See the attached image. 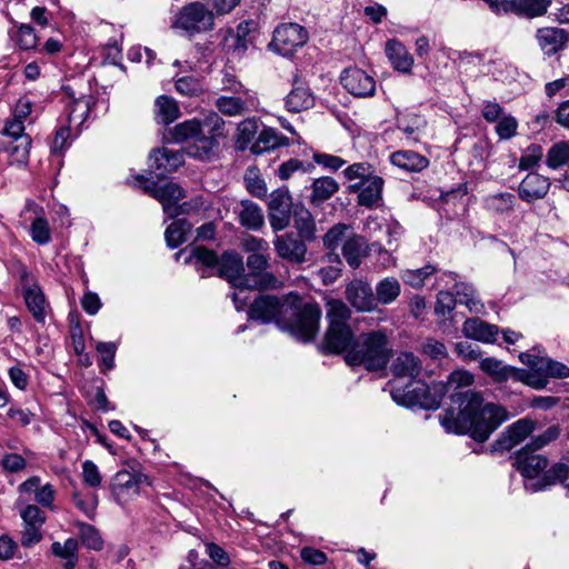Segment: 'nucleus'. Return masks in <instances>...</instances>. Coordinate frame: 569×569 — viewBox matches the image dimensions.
I'll use <instances>...</instances> for the list:
<instances>
[{
    "instance_id": "nucleus-9",
    "label": "nucleus",
    "mask_w": 569,
    "mask_h": 569,
    "mask_svg": "<svg viewBox=\"0 0 569 569\" xmlns=\"http://www.w3.org/2000/svg\"><path fill=\"white\" fill-rule=\"evenodd\" d=\"M480 368L497 382H503L512 378L517 381L525 382L535 389H542L546 387V381L537 375L528 373L526 370L503 365L502 361L496 358H485L480 362Z\"/></svg>"
},
{
    "instance_id": "nucleus-22",
    "label": "nucleus",
    "mask_w": 569,
    "mask_h": 569,
    "mask_svg": "<svg viewBox=\"0 0 569 569\" xmlns=\"http://www.w3.org/2000/svg\"><path fill=\"white\" fill-rule=\"evenodd\" d=\"M346 298L358 311H371L377 307L371 287L361 280L348 284Z\"/></svg>"
},
{
    "instance_id": "nucleus-28",
    "label": "nucleus",
    "mask_w": 569,
    "mask_h": 569,
    "mask_svg": "<svg viewBox=\"0 0 569 569\" xmlns=\"http://www.w3.org/2000/svg\"><path fill=\"white\" fill-rule=\"evenodd\" d=\"M150 166L163 172L176 171L183 163V154L178 150L161 148L150 154Z\"/></svg>"
},
{
    "instance_id": "nucleus-39",
    "label": "nucleus",
    "mask_w": 569,
    "mask_h": 569,
    "mask_svg": "<svg viewBox=\"0 0 569 569\" xmlns=\"http://www.w3.org/2000/svg\"><path fill=\"white\" fill-rule=\"evenodd\" d=\"M516 202L515 194L510 192H498L487 196L483 203L487 210L503 214L513 210Z\"/></svg>"
},
{
    "instance_id": "nucleus-18",
    "label": "nucleus",
    "mask_w": 569,
    "mask_h": 569,
    "mask_svg": "<svg viewBox=\"0 0 569 569\" xmlns=\"http://www.w3.org/2000/svg\"><path fill=\"white\" fill-rule=\"evenodd\" d=\"M273 246L280 258L293 263L305 261L307 247L301 239L295 237L292 233L277 236L273 240Z\"/></svg>"
},
{
    "instance_id": "nucleus-38",
    "label": "nucleus",
    "mask_w": 569,
    "mask_h": 569,
    "mask_svg": "<svg viewBox=\"0 0 569 569\" xmlns=\"http://www.w3.org/2000/svg\"><path fill=\"white\" fill-rule=\"evenodd\" d=\"M400 292L401 286L398 279L385 278L376 286V303L390 305L399 297Z\"/></svg>"
},
{
    "instance_id": "nucleus-43",
    "label": "nucleus",
    "mask_w": 569,
    "mask_h": 569,
    "mask_svg": "<svg viewBox=\"0 0 569 569\" xmlns=\"http://www.w3.org/2000/svg\"><path fill=\"white\" fill-rule=\"evenodd\" d=\"M191 231V224L184 219L172 221L166 230V241L169 247L176 248L187 241V236Z\"/></svg>"
},
{
    "instance_id": "nucleus-62",
    "label": "nucleus",
    "mask_w": 569,
    "mask_h": 569,
    "mask_svg": "<svg viewBox=\"0 0 569 569\" xmlns=\"http://www.w3.org/2000/svg\"><path fill=\"white\" fill-rule=\"evenodd\" d=\"M82 479L86 485L97 488L101 485V475L94 462L86 460L82 463Z\"/></svg>"
},
{
    "instance_id": "nucleus-40",
    "label": "nucleus",
    "mask_w": 569,
    "mask_h": 569,
    "mask_svg": "<svg viewBox=\"0 0 569 569\" xmlns=\"http://www.w3.org/2000/svg\"><path fill=\"white\" fill-rule=\"evenodd\" d=\"M551 3L552 0H515L513 13L527 18L541 17Z\"/></svg>"
},
{
    "instance_id": "nucleus-53",
    "label": "nucleus",
    "mask_w": 569,
    "mask_h": 569,
    "mask_svg": "<svg viewBox=\"0 0 569 569\" xmlns=\"http://www.w3.org/2000/svg\"><path fill=\"white\" fill-rule=\"evenodd\" d=\"M518 121L511 114H503L496 126V133L501 140H509L517 134Z\"/></svg>"
},
{
    "instance_id": "nucleus-25",
    "label": "nucleus",
    "mask_w": 569,
    "mask_h": 569,
    "mask_svg": "<svg viewBox=\"0 0 569 569\" xmlns=\"http://www.w3.org/2000/svg\"><path fill=\"white\" fill-rule=\"evenodd\" d=\"M536 40L543 53L551 56L565 47L568 36L563 29L546 27L537 30Z\"/></svg>"
},
{
    "instance_id": "nucleus-10",
    "label": "nucleus",
    "mask_w": 569,
    "mask_h": 569,
    "mask_svg": "<svg viewBox=\"0 0 569 569\" xmlns=\"http://www.w3.org/2000/svg\"><path fill=\"white\" fill-rule=\"evenodd\" d=\"M137 180L142 183V189L162 204L166 214L169 217H177L180 214L181 211L178 203L184 198V191L179 184L174 182H167L158 186L148 181L143 177H138Z\"/></svg>"
},
{
    "instance_id": "nucleus-21",
    "label": "nucleus",
    "mask_w": 569,
    "mask_h": 569,
    "mask_svg": "<svg viewBox=\"0 0 569 569\" xmlns=\"http://www.w3.org/2000/svg\"><path fill=\"white\" fill-rule=\"evenodd\" d=\"M550 188L549 178L536 172L528 173L519 184L518 193L526 202H535L545 198Z\"/></svg>"
},
{
    "instance_id": "nucleus-49",
    "label": "nucleus",
    "mask_w": 569,
    "mask_h": 569,
    "mask_svg": "<svg viewBox=\"0 0 569 569\" xmlns=\"http://www.w3.org/2000/svg\"><path fill=\"white\" fill-rule=\"evenodd\" d=\"M435 271L436 269L432 266H425L415 270L409 269L402 272L401 279L410 287L419 289L423 287L426 278L435 273Z\"/></svg>"
},
{
    "instance_id": "nucleus-41",
    "label": "nucleus",
    "mask_w": 569,
    "mask_h": 569,
    "mask_svg": "<svg viewBox=\"0 0 569 569\" xmlns=\"http://www.w3.org/2000/svg\"><path fill=\"white\" fill-rule=\"evenodd\" d=\"M31 148L30 137H20L17 141H12L7 147L9 153V163L12 166H26L29 160V152Z\"/></svg>"
},
{
    "instance_id": "nucleus-34",
    "label": "nucleus",
    "mask_w": 569,
    "mask_h": 569,
    "mask_svg": "<svg viewBox=\"0 0 569 569\" xmlns=\"http://www.w3.org/2000/svg\"><path fill=\"white\" fill-rule=\"evenodd\" d=\"M238 216L241 224L251 230H258L264 223V218L260 207L249 200L240 202Z\"/></svg>"
},
{
    "instance_id": "nucleus-63",
    "label": "nucleus",
    "mask_w": 569,
    "mask_h": 569,
    "mask_svg": "<svg viewBox=\"0 0 569 569\" xmlns=\"http://www.w3.org/2000/svg\"><path fill=\"white\" fill-rule=\"evenodd\" d=\"M560 435V429L557 426L549 427L543 433L539 435L538 437L533 438L531 443L527 447L531 451H536L545 447L546 445L550 443L551 441L556 440Z\"/></svg>"
},
{
    "instance_id": "nucleus-36",
    "label": "nucleus",
    "mask_w": 569,
    "mask_h": 569,
    "mask_svg": "<svg viewBox=\"0 0 569 569\" xmlns=\"http://www.w3.org/2000/svg\"><path fill=\"white\" fill-rule=\"evenodd\" d=\"M315 99L310 90L297 84L289 92L286 99V107L290 112H301L313 106Z\"/></svg>"
},
{
    "instance_id": "nucleus-32",
    "label": "nucleus",
    "mask_w": 569,
    "mask_h": 569,
    "mask_svg": "<svg viewBox=\"0 0 569 569\" xmlns=\"http://www.w3.org/2000/svg\"><path fill=\"white\" fill-rule=\"evenodd\" d=\"M180 117L177 101L169 96H159L154 101V118L158 123L169 124Z\"/></svg>"
},
{
    "instance_id": "nucleus-24",
    "label": "nucleus",
    "mask_w": 569,
    "mask_h": 569,
    "mask_svg": "<svg viewBox=\"0 0 569 569\" xmlns=\"http://www.w3.org/2000/svg\"><path fill=\"white\" fill-rule=\"evenodd\" d=\"M420 359L410 351L399 352L391 362L390 370L397 378H408L413 381L421 372Z\"/></svg>"
},
{
    "instance_id": "nucleus-19",
    "label": "nucleus",
    "mask_w": 569,
    "mask_h": 569,
    "mask_svg": "<svg viewBox=\"0 0 569 569\" xmlns=\"http://www.w3.org/2000/svg\"><path fill=\"white\" fill-rule=\"evenodd\" d=\"M383 183V179L373 173L370 178L351 184L349 190L358 192V203L360 206L371 208L381 200Z\"/></svg>"
},
{
    "instance_id": "nucleus-2",
    "label": "nucleus",
    "mask_w": 569,
    "mask_h": 569,
    "mask_svg": "<svg viewBox=\"0 0 569 569\" xmlns=\"http://www.w3.org/2000/svg\"><path fill=\"white\" fill-rule=\"evenodd\" d=\"M249 317L266 323L274 321L296 339L311 341L319 331L321 309L317 303L303 302L296 293L283 299L266 295L251 303Z\"/></svg>"
},
{
    "instance_id": "nucleus-16",
    "label": "nucleus",
    "mask_w": 569,
    "mask_h": 569,
    "mask_svg": "<svg viewBox=\"0 0 569 569\" xmlns=\"http://www.w3.org/2000/svg\"><path fill=\"white\" fill-rule=\"evenodd\" d=\"M343 88L355 97H372L376 92V81L372 76L359 68H348L340 77Z\"/></svg>"
},
{
    "instance_id": "nucleus-59",
    "label": "nucleus",
    "mask_w": 569,
    "mask_h": 569,
    "mask_svg": "<svg viewBox=\"0 0 569 569\" xmlns=\"http://www.w3.org/2000/svg\"><path fill=\"white\" fill-rule=\"evenodd\" d=\"M328 262L332 263L329 267L321 268L319 273L325 283H331L338 279L341 272V260L336 253H329L327 256Z\"/></svg>"
},
{
    "instance_id": "nucleus-45",
    "label": "nucleus",
    "mask_w": 569,
    "mask_h": 569,
    "mask_svg": "<svg viewBox=\"0 0 569 569\" xmlns=\"http://www.w3.org/2000/svg\"><path fill=\"white\" fill-rule=\"evenodd\" d=\"M293 224L299 231V236L306 239L312 238L315 232V222L309 210L297 208L293 211Z\"/></svg>"
},
{
    "instance_id": "nucleus-61",
    "label": "nucleus",
    "mask_w": 569,
    "mask_h": 569,
    "mask_svg": "<svg viewBox=\"0 0 569 569\" xmlns=\"http://www.w3.org/2000/svg\"><path fill=\"white\" fill-rule=\"evenodd\" d=\"M457 303V298L450 291H440L437 296L435 311L437 315L446 316L450 313Z\"/></svg>"
},
{
    "instance_id": "nucleus-26",
    "label": "nucleus",
    "mask_w": 569,
    "mask_h": 569,
    "mask_svg": "<svg viewBox=\"0 0 569 569\" xmlns=\"http://www.w3.org/2000/svg\"><path fill=\"white\" fill-rule=\"evenodd\" d=\"M462 332L466 337L485 342L491 343L496 341L499 329L495 325L487 323L481 319H468L462 326Z\"/></svg>"
},
{
    "instance_id": "nucleus-6",
    "label": "nucleus",
    "mask_w": 569,
    "mask_h": 569,
    "mask_svg": "<svg viewBox=\"0 0 569 569\" xmlns=\"http://www.w3.org/2000/svg\"><path fill=\"white\" fill-rule=\"evenodd\" d=\"M445 396L442 382L430 386L421 381H410L405 388L392 386L391 398L398 405L405 407H420L423 409H437Z\"/></svg>"
},
{
    "instance_id": "nucleus-52",
    "label": "nucleus",
    "mask_w": 569,
    "mask_h": 569,
    "mask_svg": "<svg viewBox=\"0 0 569 569\" xmlns=\"http://www.w3.org/2000/svg\"><path fill=\"white\" fill-rule=\"evenodd\" d=\"M250 32L249 22L242 21L238 24L234 36H232V51L239 56L243 54L248 49L249 40L248 34Z\"/></svg>"
},
{
    "instance_id": "nucleus-20",
    "label": "nucleus",
    "mask_w": 569,
    "mask_h": 569,
    "mask_svg": "<svg viewBox=\"0 0 569 569\" xmlns=\"http://www.w3.org/2000/svg\"><path fill=\"white\" fill-rule=\"evenodd\" d=\"M21 281L28 310L31 312L36 321L43 322L47 315L48 303L41 288L38 283L30 282L26 272L22 274Z\"/></svg>"
},
{
    "instance_id": "nucleus-56",
    "label": "nucleus",
    "mask_w": 569,
    "mask_h": 569,
    "mask_svg": "<svg viewBox=\"0 0 569 569\" xmlns=\"http://www.w3.org/2000/svg\"><path fill=\"white\" fill-rule=\"evenodd\" d=\"M96 349L100 356L102 370H111L114 367L117 345L114 342H98Z\"/></svg>"
},
{
    "instance_id": "nucleus-44",
    "label": "nucleus",
    "mask_w": 569,
    "mask_h": 569,
    "mask_svg": "<svg viewBox=\"0 0 569 569\" xmlns=\"http://www.w3.org/2000/svg\"><path fill=\"white\" fill-rule=\"evenodd\" d=\"M258 132V122L254 118L242 120L237 127L236 144L238 149L244 150L251 143Z\"/></svg>"
},
{
    "instance_id": "nucleus-12",
    "label": "nucleus",
    "mask_w": 569,
    "mask_h": 569,
    "mask_svg": "<svg viewBox=\"0 0 569 569\" xmlns=\"http://www.w3.org/2000/svg\"><path fill=\"white\" fill-rule=\"evenodd\" d=\"M292 198L287 188H279L271 192L268 201V217L273 231L286 229L290 223Z\"/></svg>"
},
{
    "instance_id": "nucleus-5",
    "label": "nucleus",
    "mask_w": 569,
    "mask_h": 569,
    "mask_svg": "<svg viewBox=\"0 0 569 569\" xmlns=\"http://www.w3.org/2000/svg\"><path fill=\"white\" fill-rule=\"evenodd\" d=\"M329 327L326 332L325 346L332 352H345L356 341L353 333L347 323L350 318V309L341 300L329 299L326 303Z\"/></svg>"
},
{
    "instance_id": "nucleus-42",
    "label": "nucleus",
    "mask_w": 569,
    "mask_h": 569,
    "mask_svg": "<svg viewBox=\"0 0 569 569\" xmlns=\"http://www.w3.org/2000/svg\"><path fill=\"white\" fill-rule=\"evenodd\" d=\"M51 550L54 556L64 560V569H73L76 567L78 560V541L76 539L69 538L63 543L53 542Z\"/></svg>"
},
{
    "instance_id": "nucleus-35",
    "label": "nucleus",
    "mask_w": 569,
    "mask_h": 569,
    "mask_svg": "<svg viewBox=\"0 0 569 569\" xmlns=\"http://www.w3.org/2000/svg\"><path fill=\"white\" fill-rule=\"evenodd\" d=\"M339 191V183L331 177L315 179L311 184L310 200L315 204H321Z\"/></svg>"
},
{
    "instance_id": "nucleus-58",
    "label": "nucleus",
    "mask_w": 569,
    "mask_h": 569,
    "mask_svg": "<svg viewBox=\"0 0 569 569\" xmlns=\"http://www.w3.org/2000/svg\"><path fill=\"white\" fill-rule=\"evenodd\" d=\"M176 89L179 93L187 97H197L202 93L200 82L193 77H181L176 81Z\"/></svg>"
},
{
    "instance_id": "nucleus-54",
    "label": "nucleus",
    "mask_w": 569,
    "mask_h": 569,
    "mask_svg": "<svg viewBox=\"0 0 569 569\" xmlns=\"http://www.w3.org/2000/svg\"><path fill=\"white\" fill-rule=\"evenodd\" d=\"M80 538L88 548L99 550L102 548V539L96 528L87 523H79Z\"/></svg>"
},
{
    "instance_id": "nucleus-33",
    "label": "nucleus",
    "mask_w": 569,
    "mask_h": 569,
    "mask_svg": "<svg viewBox=\"0 0 569 569\" xmlns=\"http://www.w3.org/2000/svg\"><path fill=\"white\" fill-rule=\"evenodd\" d=\"M368 244L363 237L353 234L348 238L342 247V253L347 262L352 268H358L362 257L368 253Z\"/></svg>"
},
{
    "instance_id": "nucleus-51",
    "label": "nucleus",
    "mask_w": 569,
    "mask_h": 569,
    "mask_svg": "<svg viewBox=\"0 0 569 569\" xmlns=\"http://www.w3.org/2000/svg\"><path fill=\"white\" fill-rule=\"evenodd\" d=\"M244 181L248 191L258 198H263L267 193V187L264 180L259 176L258 170L250 168L247 170Z\"/></svg>"
},
{
    "instance_id": "nucleus-11",
    "label": "nucleus",
    "mask_w": 569,
    "mask_h": 569,
    "mask_svg": "<svg viewBox=\"0 0 569 569\" xmlns=\"http://www.w3.org/2000/svg\"><path fill=\"white\" fill-rule=\"evenodd\" d=\"M142 485H149L142 472L120 470L111 480V492L118 503L124 505L140 495Z\"/></svg>"
},
{
    "instance_id": "nucleus-31",
    "label": "nucleus",
    "mask_w": 569,
    "mask_h": 569,
    "mask_svg": "<svg viewBox=\"0 0 569 569\" xmlns=\"http://www.w3.org/2000/svg\"><path fill=\"white\" fill-rule=\"evenodd\" d=\"M536 423L530 419H520L509 426L502 436V447L511 449L523 441L533 430Z\"/></svg>"
},
{
    "instance_id": "nucleus-60",
    "label": "nucleus",
    "mask_w": 569,
    "mask_h": 569,
    "mask_svg": "<svg viewBox=\"0 0 569 569\" xmlns=\"http://www.w3.org/2000/svg\"><path fill=\"white\" fill-rule=\"evenodd\" d=\"M17 43L23 50L33 49L38 43L34 29L29 24H20L17 34Z\"/></svg>"
},
{
    "instance_id": "nucleus-55",
    "label": "nucleus",
    "mask_w": 569,
    "mask_h": 569,
    "mask_svg": "<svg viewBox=\"0 0 569 569\" xmlns=\"http://www.w3.org/2000/svg\"><path fill=\"white\" fill-rule=\"evenodd\" d=\"M373 173L375 169L368 162L352 163L349 167H347L343 171L345 177L350 181L356 179L363 181L367 178H370V176Z\"/></svg>"
},
{
    "instance_id": "nucleus-15",
    "label": "nucleus",
    "mask_w": 569,
    "mask_h": 569,
    "mask_svg": "<svg viewBox=\"0 0 569 569\" xmlns=\"http://www.w3.org/2000/svg\"><path fill=\"white\" fill-rule=\"evenodd\" d=\"M22 217L31 221L29 232L36 243L44 246L50 242L51 229L42 207L34 201L28 200L22 211Z\"/></svg>"
},
{
    "instance_id": "nucleus-17",
    "label": "nucleus",
    "mask_w": 569,
    "mask_h": 569,
    "mask_svg": "<svg viewBox=\"0 0 569 569\" xmlns=\"http://www.w3.org/2000/svg\"><path fill=\"white\" fill-rule=\"evenodd\" d=\"M247 266L250 273L246 276L257 282L254 286H249V289H266L276 284L277 279L266 271L269 266V256L267 252H256L254 254H250L247 259Z\"/></svg>"
},
{
    "instance_id": "nucleus-30",
    "label": "nucleus",
    "mask_w": 569,
    "mask_h": 569,
    "mask_svg": "<svg viewBox=\"0 0 569 569\" xmlns=\"http://www.w3.org/2000/svg\"><path fill=\"white\" fill-rule=\"evenodd\" d=\"M390 161L393 166L408 172H419L429 164V160L426 157L411 150L393 152L390 156Z\"/></svg>"
},
{
    "instance_id": "nucleus-46",
    "label": "nucleus",
    "mask_w": 569,
    "mask_h": 569,
    "mask_svg": "<svg viewBox=\"0 0 569 569\" xmlns=\"http://www.w3.org/2000/svg\"><path fill=\"white\" fill-rule=\"evenodd\" d=\"M569 162V143L560 141L555 143L547 153V166L556 170Z\"/></svg>"
},
{
    "instance_id": "nucleus-50",
    "label": "nucleus",
    "mask_w": 569,
    "mask_h": 569,
    "mask_svg": "<svg viewBox=\"0 0 569 569\" xmlns=\"http://www.w3.org/2000/svg\"><path fill=\"white\" fill-rule=\"evenodd\" d=\"M457 301L466 305L470 310H478L479 300L477 299L475 288L466 282H458L455 286Z\"/></svg>"
},
{
    "instance_id": "nucleus-8",
    "label": "nucleus",
    "mask_w": 569,
    "mask_h": 569,
    "mask_svg": "<svg viewBox=\"0 0 569 569\" xmlns=\"http://www.w3.org/2000/svg\"><path fill=\"white\" fill-rule=\"evenodd\" d=\"M171 136L173 141L178 143L191 141L192 144L187 148V152L193 158L207 159L217 147L214 137H207L203 133L202 124L198 119L178 123L172 129Z\"/></svg>"
},
{
    "instance_id": "nucleus-57",
    "label": "nucleus",
    "mask_w": 569,
    "mask_h": 569,
    "mask_svg": "<svg viewBox=\"0 0 569 569\" xmlns=\"http://www.w3.org/2000/svg\"><path fill=\"white\" fill-rule=\"evenodd\" d=\"M209 11L213 12V17H222L231 13L241 0H203Z\"/></svg>"
},
{
    "instance_id": "nucleus-3",
    "label": "nucleus",
    "mask_w": 569,
    "mask_h": 569,
    "mask_svg": "<svg viewBox=\"0 0 569 569\" xmlns=\"http://www.w3.org/2000/svg\"><path fill=\"white\" fill-rule=\"evenodd\" d=\"M192 261L207 268L217 267L219 276L227 279L229 283L239 290L232 293V300L237 310H241L244 307L248 299L246 290L249 289V286H254L257 282L243 273L242 258L238 253L226 252L219 259L213 251L202 247H193L189 250V257L186 259V262Z\"/></svg>"
},
{
    "instance_id": "nucleus-37",
    "label": "nucleus",
    "mask_w": 569,
    "mask_h": 569,
    "mask_svg": "<svg viewBox=\"0 0 569 569\" xmlns=\"http://www.w3.org/2000/svg\"><path fill=\"white\" fill-rule=\"evenodd\" d=\"M289 140L272 128H264L258 136V140L252 144L251 150L259 153L264 150L274 149L281 146H288Z\"/></svg>"
},
{
    "instance_id": "nucleus-48",
    "label": "nucleus",
    "mask_w": 569,
    "mask_h": 569,
    "mask_svg": "<svg viewBox=\"0 0 569 569\" xmlns=\"http://www.w3.org/2000/svg\"><path fill=\"white\" fill-rule=\"evenodd\" d=\"M542 157H543L542 147L540 144L532 143L523 150V152L519 159L518 168L520 170L533 169L540 163V161L542 160Z\"/></svg>"
},
{
    "instance_id": "nucleus-29",
    "label": "nucleus",
    "mask_w": 569,
    "mask_h": 569,
    "mask_svg": "<svg viewBox=\"0 0 569 569\" xmlns=\"http://www.w3.org/2000/svg\"><path fill=\"white\" fill-rule=\"evenodd\" d=\"M64 90L67 94L71 99V103L69 104V122L70 124L80 126L84 122L88 117V113L93 104V97L81 94L80 97H76L74 93L70 90L69 87H66Z\"/></svg>"
},
{
    "instance_id": "nucleus-7",
    "label": "nucleus",
    "mask_w": 569,
    "mask_h": 569,
    "mask_svg": "<svg viewBox=\"0 0 569 569\" xmlns=\"http://www.w3.org/2000/svg\"><path fill=\"white\" fill-rule=\"evenodd\" d=\"M213 12L201 1L183 6L173 17L171 28L189 38L214 29Z\"/></svg>"
},
{
    "instance_id": "nucleus-64",
    "label": "nucleus",
    "mask_w": 569,
    "mask_h": 569,
    "mask_svg": "<svg viewBox=\"0 0 569 569\" xmlns=\"http://www.w3.org/2000/svg\"><path fill=\"white\" fill-rule=\"evenodd\" d=\"M313 160L319 166H322L323 168L332 171H337L346 164V160H343L342 158L321 152H315Z\"/></svg>"
},
{
    "instance_id": "nucleus-13",
    "label": "nucleus",
    "mask_w": 569,
    "mask_h": 569,
    "mask_svg": "<svg viewBox=\"0 0 569 569\" xmlns=\"http://www.w3.org/2000/svg\"><path fill=\"white\" fill-rule=\"evenodd\" d=\"M308 41L307 30L298 23H283L273 31L271 46L283 56L291 54Z\"/></svg>"
},
{
    "instance_id": "nucleus-1",
    "label": "nucleus",
    "mask_w": 569,
    "mask_h": 569,
    "mask_svg": "<svg viewBox=\"0 0 569 569\" xmlns=\"http://www.w3.org/2000/svg\"><path fill=\"white\" fill-rule=\"evenodd\" d=\"M473 383V376L466 370H456L442 386L445 395L450 393L452 403L457 405L440 416V423L448 432L469 433L472 439L483 442L505 421L509 419L507 410L493 402H483L482 397L473 391H460Z\"/></svg>"
},
{
    "instance_id": "nucleus-14",
    "label": "nucleus",
    "mask_w": 569,
    "mask_h": 569,
    "mask_svg": "<svg viewBox=\"0 0 569 569\" xmlns=\"http://www.w3.org/2000/svg\"><path fill=\"white\" fill-rule=\"evenodd\" d=\"M259 100L250 90L233 96L221 94L214 100L217 110L226 117H241L258 108Z\"/></svg>"
},
{
    "instance_id": "nucleus-27",
    "label": "nucleus",
    "mask_w": 569,
    "mask_h": 569,
    "mask_svg": "<svg viewBox=\"0 0 569 569\" xmlns=\"http://www.w3.org/2000/svg\"><path fill=\"white\" fill-rule=\"evenodd\" d=\"M386 54L396 70L402 73L411 72L413 58L400 41L389 40L386 43Z\"/></svg>"
},
{
    "instance_id": "nucleus-23",
    "label": "nucleus",
    "mask_w": 569,
    "mask_h": 569,
    "mask_svg": "<svg viewBox=\"0 0 569 569\" xmlns=\"http://www.w3.org/2000/svg\"><path fill=\"white\" fill-rule=\"evenodd\" d=\"M528 447L521 449L516 457L517 470L527 479H535L546 470L548 460L542 455L532 453Z\"/></svg>"
},
{
    "instance_id": "nucleus-47",
    "label": "nucleus",
    "mask_w": 569,
    "mask_h": 569,
    "mask_svg": "<svg viewBox=\"0 0 569 569\" xmlns=\"http://www.w3.org/2000/svg\"><path fill=\"white\" fill-rule=\"evenodd\" d=\"M569 377V367L555 361L548 357L542 358V366L540 367V378H542L546 383L548 382V378L562 379Z\"/></svg>"
},
{
    "instance_id": "nucleus-4",
    "label": "nucleus",
    "mask_w": 569,
    "mask_h": 569,
    "mask_svg": "<svg viewBox=\"0 0 569 569\" xmlns=\"http://www.w3.org/2000/svg\"><path fill=\"white\" fill-rule=\"evenodd\" d=\"M391 355L389 339L385 331L373 330L361 333L345 356L350 366H362L369 371L383 369Z\"/></svg>"
}]
</instances>
